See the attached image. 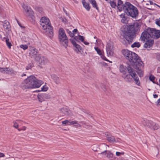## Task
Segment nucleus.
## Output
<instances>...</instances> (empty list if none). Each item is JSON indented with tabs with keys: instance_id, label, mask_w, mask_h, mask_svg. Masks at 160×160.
Here are the masks:
<instances>
[{
	"instance_id": "f257e3e1",
	"label": "nucleus",
	"mask_w": 160,
	"mask_h": 160,
	"mask_svg": "<svg viewBox=\"0 0 160 160\" xmlns=\"http://www.w3.org/2000/svg\"><path fill=\"white\" fill-rule=\"evenodd\" d=\"M117 8L119 11L123 10L128 16L132 18L138 16V12L137 8L129 2H126L124 4L122 1L118 0Z\"/></svg>"
},
{
	"instance_id": "f03ea898",
	"label": "nucleus",
	"mask_w": 160,
	"mask_h": 160,
	"mask_svg": "<svg viewBox=\"0 0 160 160\" xmlns=\"http://www.w3.org/2000/svg\"><path fill=\"white\" fill-rule=\"evenodd\" d=\"M140 26L139 23L135 22L132 25H129L126 30L123 31V36L128 43L130 44L132 42L136 33L139 31Z\"/></svg>"
},
{
	"instance_id": "7ed1b4c3",
	"label": "nucleus",
	"mask_w": 160,
	"mask_h": 160,
	"mask_svg": "<svg viewBox=\"0 0 160 160\" xmlns=\"http://www.w3.org/2000/svg\"><path fill=\"white\" fill-rule=\"evenodd\" d=\"M42 81L38 80L34 76L28 77L21 85L23 89L38 88L42 84Z\"/></svg>"
},
{
	"instance_id": "20e7f679",
	"label": "nucleus",
	"mask_w": 160,
	"mask_h": 160,
	"mask_svg": "<svg viewBox=\"0 0 160 160\" xmlns=\"http://www.w3.org/2000/svg\"><path fill=\"white\" fill-rule=\"evenodd\" d=\"M122 52L125 58L129 60L132 65L140 66L143 63L138 55L135 53L127 49L123 50Z\"/></svg>"
},
{
	"instance_id": "39448f33",
	"label": "nucleus",
	"mask_w": 160,
	"mask_h": 160,
	"mask_svg": "<svg viewBox=\"0 0 160 160\" xmlns=\"http://www.w3.org/2000/svg\"><path fill=\"white\" fill-rule=\"evenodd\" d=\"M127 70L129 74L126 75L125 77L122 76L125 80L127 82H130L132 81V78L133 79L135 83L138 86L140 85V82L137 75L134 71V69L132 68L130 65L127 67Z\"/></svg>"
},
{
	"instance_id": "423d86ee",
	"label": "nucleus",
	"mask_w": 160,
	"mask_h": 160,
	"mask_svg": "<svg viewBox=\"0 0 160 160\" xmlns=\"http://www.w3.org/2000/svg\"><path fill=\"white\" fill-rule=\"evenodd\" d=\"M50 21L46 17H42L40 19V27L48 33H49L51 36H53L52 27L49 24Z\"/></svg>"
},
{
	"instance_id": "0eeeda50",
	"label": "nucleus",
	"mask_w": 160,
	"mask_h": 160,
	"mask_svg": "<svg viewBox=\"0 0 160 160\" xmlns=\"http://www.w3.org/2000/svg\"><path fill=\"white\" fill-rule=\"evenodd\" d=\"M148 32H146L144 31L142 32L141 35L140 39L141 41L143 42H146L144 45V47L146 48H150L153 44L154 40L152 38H151Z\"/></svg>"
},
{
	"instance_id": "6e6552de",
	"label": "nucleus",
	"mask_w": 160,
	"mask_h": 160,
	"mask_svg": "<svg viewBox=\"0 0 160 160\" xmlns=\"http://www.w3.org/2000/svg\"><path fill=\"white\" fill-rule=\"evenodd\" d=\"M58 38L60 42L66 48L68 46V40L65 31L63 28L59 29Z\"/></svg>"
},
{
	"instance_id": "1a4fd4ad",
	"label": "nucleus",
	"mask_w": 160,
	"mask_h": 160,
	"mask_svg": "<svg viewBox=\"0 0 160 160\" xmlns=\"http://www.w3.org/2000/svg\"><path fill=\"white\" fill-rule=\"evenodd\" d=\"M142 122L143 125L149 128L151 130H155L158 129L159 128V126L158 124L146 119L143 118Z\"/></svg>"
},
{
	"instance_id": "9d476101",
	"label": "nucleus",
	"mask_w": 160,
	"mask_h": 160,
	"mask_svg": "<svg viewBox=\"0 0 160 160\" xmlns=\"http://www.w3.org/2000/svg\"><path fill=\"white\" fill-rule=\"evenodd\" d=\"M144 31L150 34L151 38L157 39L160 37V30L148 28Z\"/></svg>"
},
{
	"instance_id": "9b49d317",
	"label": "nucleus",
	"mask_w": 160,
	"mask_h": 160,
	"mask_svg": "<svg viewBox=\"0 0 160 160\" xmlns=\"http://www.w3.org/2000/svg\"><path fill=\"white\" fill-rule=\"evenodd\" d=\"M22 7L25 12V15L27 17L33 20L34 18L33 15L34 12L31 8L30 7L25 5L24 4H23Z\"/></svg>"
},
{
	"instance_id": "f8f14e48",
	"label": "nucleus",
	"mask_w": 160,
	"mask_h": 160,
	"mask_svg": "<svg viewBox=\"0 0 160 160\" xmlns=\"http://www.w3.org/2000/svg\"><path fill=\"white\" fill-rule=\"evenodd\" d=\"M106 51L108 56L113 55L114 53V45L112 42H110L106 45Z\"/></svg>"
},
{
	"instance_id": "ddd939ff",
	"label": "nucleus",
	"mask_w": 160,
	"mask_h": 160,
	"mask_svg": "<svg viewBox=\"0 0 160 160\" xmlns=\"http://www.w3.org/2000/svg\"><path fill=\"white\" fill-rule=\"evenodd\" d=\"M35 60L38 62L41 65H45L48 62V59L45 57L42 56L41 55H38L35 58Z\"/></svg>"
},
{
	"instance_id": "4468645a",
	"label": "nucleus",
	"mask_w": 160,
	"mask_h": 160,
	"mask_svg": "<svg viewBox=\"0 0 160 160\" xmlns=\"http://www.w3.org/2000/svg\"><path fill=\"white\" fill-rule=\"evenodd\" d=\"M38 99L41 102L45 101L46 100L49 99L51 98L50 96L45 93H40L38 95Z\"/></svg>"
},
{
	"instance_id": "2eb2a0df",
	"label": "nucleus",
	"mask_w": 160,
	"mask_h": 160,
	"mask_svg": "<svg viewBox=\"0 0 160 160\" xmlns=\"http://www.w3.org/2000/svg\"><path fill=\"white\" fill-rule=\"evenodd\" d=\"M107 145L104 143H102L99 145V152L102 155H106L107 151Z\"/></svg>"
},
{
	"instance_id": "dca6fc26",
	"label": "nucleus",
	"mask_w": 160,
	"mask_h": 160,
	"mask_svg": "<svg viewBox=\"0 0 160 160\" xmlns=\"http://www.w3.org/2000/svg\"><path fill=\"white\" fill-rule=\"evenodd\" d=\"M76 37H74L73 39H70V41L73 45V46L75 47L76 48V51L78 52H80L82 50V48L78 44H77L75 40L76 39Z\"/></svg>"
},
{
	"instance_id": "f3484780",
	"label": "nucleus",
	"mask_w": 160,
	"mask_h": 160,
	"mask_svg": "<svg viewBox=\"0 0 160 160\" xmlns=\"http://www.w3.org/2000/svg\"><path fill=\"white\" fill-rule=\"evenodd\" d=\"M38 53L37 50L33 47H32L30 49V51L29 53V55L31 58H33L35 59V58L39 54H37Z\"/></svg>"
},
{
	"instance_id": "a211bd4d",
	"label": "nucleus",
	"mask_w": 160,
	"mask_h": 160,
	"mask_svg": "<svg viewBox=\"0 0 160 160\" xmlns=\"http://www.w3.org/2000/svg\"><path fill=\"white\" fill-rule=\"evenodd\" d=\"M3 26L5 30L7 32L9 31L11 28V26L9 22L7 20L2 22Z\"/></svg>"
},
{
	"instance_id": "6ab92c4d",
	"label": "nucleus",
	"mask_w": 160,
	"mask_h": 160,
	"mask_svg": "<svg viewBox=\"0 0 160 160\" xmlns=\"http://www.w3.org/2000/svg\"><path fill=\"white\" fill-rule=\"evenodd\" d=\"M60 111L61 113L65 115H68L69 114V112L70 110L66 108H62L60 109Z\"/></svg>"
},
{
	"instance_id": "aec40b11",
	"label": "nucleus",
	"mask_w": 160,
	"mask_h": 160,
	"mask_svg": "<svg viewBox=\"0 0 160 160\" xmlns=\"http://www.w3.org/2000/svg\"><path fill=\"white\" fill-rule=\"evenodd\" d=\"M51 76L52 78L56 84H58L60 83V82L58 77L55 74H52Z\"/></svg>"
},
{
	"instance_id": "412c9836",
	"label": "nucleus",
	"mask_w": 160,
	"mask_h": 160,
	"mask_svg": "<svg viewBox=\"0 0 160 160\" xmlns=\"http://www.w3.org/2000/svg\"><path fill=\"white\" fill-rule=\"evenodd\" d=\"M106 138L107 140L110 142H116L114 136L110 135H106Z\"/></svg>"
},
{
	"instance_id": "4be33fe9",
	"label": "nucleus",
	"mask_w": 160,
	"mask_h": 160,
	"mask_svg": "<svg viewBox=\"0 0 160 160\" xmlns=\"http://www.w3.org/2000/svg\"><path fill=\"white\" fill-rule=\"evenodd\" d=\"M120 72L125 75L127 71V67H124L123 65H121L119 66Z\"/></svg>"
},
{
	"instance_id": "5701e85b",
	"label": "nucleus",
	"mask_w": 160,
	"mask_h": 160,
	"mask_svg": "<svg viewBox=\"0 0 160 160\" xmlns=\"http://www.w3.org/2000/svg\"><path fill=\"white\" fill-rule=\"evenodd\" d=\"M82 2L85 8L87 11H89L90 9V7L88 3L86 2L85 0H82Z\"/></svg>"
},
{
	"instance_id": "b1692460",
	"label": "nucleus",
	"mask_w": 160,
	"mask_h": 160,
	"mask_svg": "<svg viewBox=\"0 0 160 160\" xmlns=\"http://www.w3.org/2000/svg\"><path fill=\"white\" fill-rule=\"evenodd\" d=\"M118 0H113L112 1H110L109 3L110 5L112 8H115L117 7Z\"/></svg>"
},
{
	"instance_id": "393cba45",
	"label": "nucleus",
	"mask_w": 160,
	"mask_h": 160,
	"mask_svg": "<svg viewBox=\"0 0 160 160\" xmlns=\"http://www.w3.org/2000/svg\"><path fill=\"white\" fill-rule=\"evenodd\" d=\"M143 64V63L142 64ZM136 66V70H138V71H137V73L138 74V75H139V76L140 77H142L143 75V73H142V71L140 69H139V67H140V66H142V65H140V66H139V65H135Z\"/></svg>"
},
{
	"instance_id": "a878e982",
	"label": "nucleus",
	"mask_w": 160,
	"mask_h": 160,
	"mask_svg": "<svg viewBox=\"0 0 160 160\" xmlns=\"http://www.w3.org/2000/svg\"><path fill=\"white\" fill-rule=\"evenodd\" d=\"M89 1L91 3L93 8H96L97 10H98L99 8L95 0H89Z\"/></svg>"
},
{
	"instance_id": "bb28decb",
	"label": "nucleus",
	"mask_w": 160,
	"mask_h": 160,
	"mask_svg": "<svg viewBox=\"0 0 160 160\" xmlns=\"http://www.w3.org/2000/svg\"><path fill=\"white\" fill-rule=\"evenodd\" d=\"M4 39H5V42L8 48L10 49L11 48L12 44L9 39L6 38H4L2 40H3Z\"/></svg>"
},
{
	"instance_id": "cd10ccee",
	"label": "nucleus",
	"mask_w": 160,
	"mask_h": 160,
	"mask_svg": "<svg viewBox=\"0 0 160 160\" xmlns=\"http://www.w3.org/2000/svg\"><path fill=\"white\" fill-rule=\"evenodd\" d=\"M92 149L94 151L99 152V145L94 144L92 146Z\"/></svg>"
},
{
	"instance_id": "c85d7f7f",
	"label": "nucleus",
	"mask_w": 160,
	"mask_h": 160,
	"mask_svg": "<svg viewBox=\"0 0 160 160\" xmlns=\"http://www.w3.org/2000/svg\"><path fill=\"white\" fill-rule=\"evenodd\" d=\"M140 46V44L139 42H135L131 45L132 48L135 47L139 48Z\"/></svg>"
},
{
	"instance_id": "c756f323",
	"label": "nucleus",
	"mask_w": 160,
	"mask_h": 160,
	"mask_svg": "<svg viewBox=\"0 0 160 160\" xmlns=\"http://www.w3.org/2000/svg\"><path fill=\"white\" fill-rule=\"evenodd\" d=\"M9 72H8V74H10L11 75H14L16 74V72L14 71L12 69V68H9V69L8 70Z\"/></svg>"
},
{
	"instance_id": "7c9ffc66",
	"label": "nucleus",
	"mask_w": 160,
	"mask_h": 160,
	"mask_svg": "<svg viewBox=\"0 0 160 160\" xmlns=\"http://www.w3.org/2000/svg\"><path fill=\"white\" fill-rule=\"evenodd\" d=\"M95 49V50L97 51V53L99 55H101V54L102 53L101 51L100 50V49L98 47H95L94 48Z\"/></svg>"
},
{
	"instance_id": "2f4dec72",
	"label": "nucleus",
	"mask_w": 160,
	"mask_h": 160,
	"mask_svg": "<svg viewBox=\"0 0 160 160\" xmlns=\"http://www.w3.org/2000/svg\"><path fill=\"white\" fill-rule=\"evenodd\" d=\"M155 78V77L153 75H150L149 77V80L152 81L154 83H156V82L154 81Z\"/></svg>"
},
{
	"instance_id": "473e14b6",
	"label": "nucleus",
	"mask_w": 160,
	"mask_h": 160,
	"mask_svg": "<svg viewBox=\"0 0 160 160\" xmlns=\"http://www.w3.org/2000/svg\"><path fill=\"white\" fill-rule=\"evenodd\" d=\"M121 17L123 16L122 19L121 20V22L123 23H125L127 22L126 18L122 14L121 15Z\"/></svg>"
},
{
	"instance_id": "72a5a7b5",
	"label": "nucleus",
	"mask_w": 160,
	"mask_h": 160,
	"mask_svg": "<svg viewBox=\"0 0 160 160\" xmlns=\"http://www.w3.org/2000/svg\"><path fill=\"white\" fill-rule=\"evenodd\" d=\"M33 67V64L32 63H30L26 67V69L27 70H29L31 69L32 67Z\"/></svg>"
},
{
	"instance_id": "f704fd0d",
	"label": "nucleus",
	"mask_w": 160,
	"mask_h": 160,
	"mask_svg": "<svg viewBox=\"0 0 160 160\" xmlns=\"http://www.w3.org/2000/svg\"><path fill=\"white\" fill-rule=\"evenodd\" d=\"M48 88L46 86L44 85L41 88V91H46L48 90Z\"/></svg>"
},
{
	"instance_id": "c9c22d12",
	"label": "nucleus",
	"mask_w": 160,
	"mask_h": 160,
	"mask_svg": "<svg viewBox=\"0 0 160 160\" xmlns=\"http://www.w3.org/2000/svg\"><path fill=\"white\" fill-rule=\"evenodd\" d=\"M69 122L68 124V125H74L75 123H76V121H71L70 120H68Z\"/></svg>"
},
{
	"instance_id": "e433bc0d",
	"label": "nucleus",
	"mask_w": 160,
	"mask_h": 160,
	"mask_svg": "<svg viewBox=\"0 0 160 160\" xmlns=\"http://www.w3.org/2000/svg\"><path fill=\"white\" fill-rule=\"evenodd\" d=\"M21 48H22L24 50H26L28 48V46L27 45H21L20 46Z\"/></svg>"
},
{
	"instance_id": "4c0bfd02",
	"label": "nucleus",
	"mask_w": 160,
	"mask_h": 160,
	"mask_svg": "<svg viewBox=\"0 0 160 160\" xmlns=\"http://www.w3.org/2000/svg\"><path fill=\"white\" fill-rule=\"evenodd\" d=\"M113 156V154L112 153L109 152L107 153V157L108 158H112Z\"/></svg>"
},
{
	"instance_id": "58836bf2",
	"label": "nucleus",
	"mask_w": 160,
	"mask_h": 160,
	"mask_svg": "<svg viewBox=\"0 0 160 160\" xmlns=\"http://www.w3.org/2000/svg\"><path fill=\"white\" fill-rule=\"evenodd\" d=\"M67 32L69 34L71 37H73L74 36V34L73 32H72L68 30H67Z\"/></svg>"
},
{
	"instance_id": "ea45409f",
	"label": "nucleus",
	"mask_w": 160,
	"mask_h": 160,
	"mask_svg": "<svg viewBox=\"0 0 160 160\" xmlns=\"http://www.w3.org/2000/svg\"><path fill=\"white\" fill-rule=\"evenodd\" d=\"M100 55L101 56V58H102L103 59L106 61H109V60L107 59L105 56L104 55L102 54V53L101 55Z\"/></svg>"
},
{
	"instance_id": "a19ab883",
	"label": "nucleus",
	"mask_w": 160,
	"mask_h": 160,
	"mask_svg": "<svg viewBox=\"0 0 160 160\" xmlns=\"http://www.w3.org/2000/svg\"><path fill=\"white\" fill-rule=\"evenodd\" d=\"M78 38L81 41L83 42L84 41V38L83 36L79 35H78Z\"/></svg>"
},
{
	"instance_id": "79ce46f5",
	"label": "nucleus",
	"mask_w": 160,
	"mask_h": 160,
	"mask_svg": "<svg viewBox=\"0 0 160 160\" xmlns=\"http://www.w3.org/2000/svg\"><path fill=\"white\" fill-rule=\"evenodd\" d=\"M156 24L158 26L160 27V18L159 20H157L155 22Z\"/></svg>"
},
{
	"instance_id": "37998d69",
	"label": "nucleus",
	"mask_w": 160,
	"mask_h": 160,
	"mask_svg": "<svg viewBox=\"0 0 160 160\" xmlns=\"http://www.w3.org/2000/svg\"><path fill=\"white\" fill-rule=\"evenodd\" d=\"M14 124L13 125V127L15 128H17L18 127V125L17 123L16 122H13Z\"/></svg>"
},
{
	"instance_id": "c03bdc74",
	"label": "nucleus",
	"mask_w": 160,
	"mask_h": 160,
	"mask_svg": "<svg viewBox=\"0 0 160 160\" xmlns=\"http://www.w3.org/2000/svg\"><path fill=\"white\" fill-rule=\"evenodd\" d=\"M62 124L66 125L67 124L68 125V122H69V121L68 120H66L64 121H62Z\"/></svg>"
},
{
	"instance_id": "a18cd8bd",
	"label": "nucleus",
	"mask_w": 160,
	"mask_h": 160,
	"mask_svg": "<svg viewBox=\"0 0 160 160\" xmlns=\"http://www.w3.org/2000/svg\"><path fill=\"white\" fill-rule=\"evenodd\" d=\"M157 59L160 62V54H157L156 55Z\"/></svg>"
},
{
	"instance_id": "49530a36",
	"label": "nucleus",
	"mask_w": 160,
	"mask_h": 160,
	"mask_svg": "<svg viewBox=\"0 0 160 160\" xmlns=\"http://www.w3.org/2000/svg\"><path fill=\"white\" fill-rule=\"evenodd\" d=\"M157 59L160 62V54H157L156 55Z\"/></svg>"
},
{
	"instance_id": "de8ad7c7",
	"label": "nucleus",
	"mask_w": 160,
	"mask_h": 160,
	"mask_svg": "<svg viewBox=\"0 0 160 160\" xmlns=\"http://www.w3.org/2000/svg\"><path fill=\"white\" fill-rule=\"evenodd\" d=\"M5 70H4V73H6L8 74V72H9L8 70L9 69V68H5Z\"/></svg>"
},
{
	"instance_id": "09e8293b",
	"label": "nucleus",
	"mask_w": 160,
	"mask_h": 160,
	"mask_svg": "<svg viewBox=\"0 0 160 160\" xmlns=\"http://www.w3.org/2000/svg\"><path fill=\"white\" fill-rule=\"evenodd\" d=\"M76 123H75L74 124V126L75 127H81V125L78 123V122L77 121H76Z\"/></svg>"
},
{
	"instance_id": "8fccbe9b",
	"label": "nucleus",
	"mask_w": 160,
	"mask_h": 160,
	"mask_svg": "<svg viewBox=\"0 0 160 160\" xmlns=\"http://www.w3.org/2000/svg\"><path fill=\"white\" fill-rule=\"evenodd\" d=\"M26 129V127L25 126H24V127H23L21 129L18 128V130L20 131L22 130H25Z\"/></svg>"
},
{
	"instance_id": "3c124183",
	"label": "nucleus",
	"mask_w": 160,
	"mask_h": 160,
	"mask_svg": "<svg viewBox=\"0 0 160 160\" xmlns=\"http://www.w3.org/2000/svg\"><path fill=\"white\" fill-rule=\"evenodd\" d=\"M5 68H1L0 67V72L2 73H4V70H5Z\"/></svg>"
},
{
	"instance_id": "603ef678",
	"label": "nucleus",
	"mask_w": 160,
	"mask_h": 160,
	"mask_svg": "<svg viewBox=\"0 0 160 160\" xmlns=\"http://www.w3.org/2000/svg\"><path fill=\"white\" fill-rule=\"evenodd\" d=\"M5 157V155L4 153L0 152V158L4 157Z\"/></svg>"
},
{
	"instance_id": "864d4df0",
	"label": "nucleus",
	"mask_w": 160,
	"mask_h": 160,
	"mask_svg": "<svg viewBox=\"0 0 160 160\" xmlns=\"http://www.w3.org/2000/svg\"><path fill=\"white\" fill-rule=\"evenodd\" d=\"M116 155L117 156H120L121 155V153L119 152H116Z\"/></svg>"
},
{
	"instance_id": "5fc2aeb1",
	"label": "nucleus",
	"mask_w": 160,
	"mask_h": 160,
	"mask_svg": "<svg viewBox=\"0 0 160 160\" xmlns=\"http://www.w3.org/2000/svg\"><path fill=\"white\" fill-rule=\"evenodd\" d=\"M78 30L77 29H74L72 31L73 33L74 34V33L77 32Z\"/></svg>"
},
{
	"instance_id": "6e6d98bb",
	"label": "nucleus",
	"mask_w": 160,
	"mask_h": 160,
	"mask_svg": "<svg viewBox=\"0 0 160 160\" xmlns=\"http://www.w3.org/2000/svg\"><path fill=\"white\" fill-rule=\"evenodd\" d=\"M155 83L160 86V79H159L158 82H157Z\"/></svg>"
},
{
	"instance_id": "4d7b16f0",
	"label": "nucleus",
	"mask_w": 160,
	"mask_h": 160,
	"mask_svg": "<svg viewBox=\"0 0 160 160\" xmlns=\"http://www.w3.org/2000/svg\"><path fill=\"white\" fill-rule=\"evenodd\" d=\"M83 42L84 43L85 45H88L89 44V42H86V41H84Z\"/></svg>"
},
{
	"instance_id": "13d9d810",
	"label": "nucleus",
	"mask_w": 160,
	"mask_h": 160,
	"mask_svg": "<svg viewBox=\"0 0 160 160\" xmlns=\"http://www.w3.org/2000/svg\"><path fill=\"white\" fill-rule=\"evenodd\" d=\"M153 96L154 98H157L158 97V95L156 94H153Z\"/></svg>"
},
{
	"instance_id": "bf43d9fd",
	"label": "nucleus",
	"mask_w": 160,
	"mask_h": 160,
	"mask_svg": "<svg viewBox=\"0 0 160 160\" xmlns=\"http://www.w3.org/2000/svg\"><path fill=\"white\" fill-rule=\"evenodd\" d=\"M17 22L18 23V25L20 27H21L22 28L23 27L22 26H21V24L18 21V20H17Z\"/></svg>"
},
{
	"instance_id": "052dcab7",
	"label": "nucleus",
	"mask_w": 160,
	"mask_h": 160,
	"mask_svg": "<svg viewBox=\"0 0 160 160\" xmlns=\"http://www.w3.org/2000/svg\"><path fill=\"white\" fill-rule=\"evenodd\" d=\"M62 22H66L67 20L66 19H62Z\"/></svg>"
},
{
	"instance_id": "680f3d73",
	"label": "nucleus",
	"mask_w": 160,
	"mask_h": 160,
	"mask_svg": "<svg viewBox=\"0 0 160 160\" xmlns=\"http://www.w3.org/2000/svg\"><path fill=\"white\" fill-rule=\"evenodd\" d=\"M158 103L160 105V98L157 101Z\"/></svg>"
},
{
	"instance_id": "e2e57ef3",
	"label": "nucleus",
	"mask_w": 160,
	"mask_h": 160,
	"mask_svg": "<svg viewBox=\"0 0 160 160\" xmlns=\"http://www.w3.org/2000/svg\"><path fill=\"white\" fill-rule=\"evenodd\" d=\"M63 11L64 12H65L66 13V14H67V11H66L65 9L63 8Z\"/></svg>"
},
{
	"instance_id": "0e129e2a",
	"label": "nucleus",
	"mask_w": 160,
	"mask_h": 160,
	"mask_svg": "<svg viewBox=\"0 0 160 160\" xmlns=\"http://www.w3.org/2000/svg\"><path fill=\"white\" fill-rule=\"evenodd\" d=\"M150 5H153V2L152 1H150Z\"/></svg>"
},
{
	"instance_id": "69168bd1",
	"label": "nucleus",
	"mask_w": 160,
	"mask_h": 160,
	"mask_svg": "<svg viewBox=\"0 0 160 160\" xmlns=\"http://www.w3.org/2000/svg\"><path fill=\"white\" fill-rule=\"evenodd\" d=\"M124 42H125V41L124 40V41H123V42H122L124 44H126V42H125L124 43Z\"/></svg>"
},
{
	"instance_id": "338daca9",
	"label": "nucleus",
	"mask_w": 160,
	"mask_h": 160,
	"mask_svg": "<svg viewBox=\"0 0 160 160\" xmlns=\"http://www.w3.org/2000/svg\"><path fill=\"white\" fill-rule=\"evenodd\" d=\"M22 76L23 77V76H26V74H23L22 75Z\"/></svg>"
},
{
	"instance_id": "774afa93",
	"label": "nucleus",
	"mask_w": 160,
	"mask_h": 160,
	"mask_svg": "<svg viewBox=\"0 0 160 160\" xmlns=\"http://www.w3.org/2000/svg\"><path fill=\"white\" fill-rule=\"evenodd\" d=\"M157 6L158 7H159V8H160V6H159V5H157Z\"/></svg>"
}]
</instances>
